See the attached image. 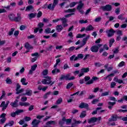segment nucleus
<instances>
[{
  "mask_svg": "<svg viewBox=\"0 0 127 127\" xmlns=\"http://www.w3.org/2000/svg\"><path fill=\"white\" fill-rule=\"evenodd\" d=\"M14 124V122H13V121H10L8 123L6 124L4 126V127H12Z\"/></svg>",
  "mask_w": 127,
  "mask_h": 127,
  "instance_id": "bb28decb",
  "label": "nucleus"
},
{
  "mask_svg": "<svg viewBox=\"0 0 127 127\" xmlns=\"http://www.w3.org/2000/svg\"><path fill=\"white\" fill-rule=\"evenodd\" d=\"M116 86H117V83H116V82L112 81L111 82L110 88H115V87H116Z\"/></svg>",
  "mask_w": 127,
  "mask_h": 127,
  "instance_id": "c9c22d12",
  "label": "nucleus"
},
{
  "mask_svg": "<svg viewBox=\"0 0 127 127\" xmlns=\"http://www.w3.org/2000/svg\"><path fill=\"white\" fill-rule=\"evenodd\" d=\"M64 12H75V9H68L64 10Z\"/></svg>",
  "mask_w": 127,
  "mask_h": 127,
  "instance_id": "a18cd8bd",
  "label": "nucleus"
},
{
  "mask_svg": "<svg viewBox=\"0 0 127 127\" xmlns=\"http://www.w3.org/2000/svg\"><path fill=\"white\" fill-rule=\"evenodd\" d=\"M101 8L105 11H111V10H112V6L111 5L107 4L101 7Z\"/></svg>",
  "mask_w": 127,
  "mask_h": 127,
  "instance_id": "6e6552de",
  "label": "nucleus"
},
{
  "mask_svg": "<svg viewBox=\"0 0 127 127\" xmlns=\"http://www.w3.org/2000/svg\"><path fill=\"white\" fill-rule=\"evenodd\" d=\"M78 3V2H72L69 4L70 7H73L76 4Z\"/></svg>",
  "mask_w": 127,
  "mask_h": 127,
  "instance_id": "5fc2aeb1",
  "label": "nucleus"
},
{
  "mask_svg": "<svg viewBox=\"0 0 127 127\" xmlns=\"http://www.w3.org/2000/svg\"><path fill=\"white\" fill-rule=\"evenodd\" d=\"M52 73L53 75H56L57 73H60V69H57V67H54V69L52 71Z\"/></svg>",
  "mask_w": 127,
  "mask_h": 127,
  "instance_id": "6ab92c4d",
  "label": "nucleus"
},
{
  "mask_svg": "<svg viewBox=\"0 0 127 127\" xmlns=\"http://www.w3.org/2000/svg\"><path fill=\"white\" fill-rule=\"evenodd\" d=\"M14 32V28H11L10 31L8 32V35H12L13 32Z\"/></svg>",
  "mask_w": 127,
  "mask_h": 127,
  "instance_id": "bf43d9fd",
  "label": "nucleus"
},
{
  "mask_svg": "<svg viewBox=\"0 0 127 127\" xmlns=\"http://www.w3.org/2000/svg\"><path fill=\"white\" fill-rule=\"evenodd\" d=\"M24 96H25V95H27V96H31L32 95V90H31L30 89H27L26 90V93L23 94Z\"/></svg>",
  "mask_w": 127,
  "mask_h": 127,
  "instance_id": "dca6fc26",
  "label": "nucleus"
},
{
  "mask_svg": "<svg viewBox=\"0 0 127 127\" xmlns=\"http://www.w3.org/2000/svg\"><path fill=\"white\" fill-rule=\"evenodd\" d=\"M23 110L18 109L16 110L15 112L16 113V115H19V114H21V113H23Z\"/></svg>",
  "mask_w": 127,
  "mask_h": 127,
  "instance_id": "c03bdc74",
  "label": "nucleus"
},
{
  "mask_svg": "<svg viewBox=\"0 0 127 127\" xmlns=\"http://www.w3.org/2000/svg\"><path fill=\"white\" fill-rule=\"evenodd\" d=\"M19 105L21 107H28V106H30V104L28 102H19Z\"/></svg>",
  "mask_w": 127,
  "mask_h": 127,
  "instance_id": "aec40b11",
  "label": "nucleus"
},
{
  "mask_svg": "<svg viewBox=\"0 0 127 127\" xmlns=\"http://www.w3.org/2000/svg\"><path fill=\"white\" fill-rule=\"evenodd\" d=\"M41 16H42V12H41V11H39L37 14V17L38 18H40Z\"/></svg>",
  "mask_w": 127,
  "mask_h": 127,
  "instance_id": "4d7b16f0",
  "label": "nucleus"
},
{
  "mask_svg": "<svg viewBox=\"0 0 127 127\" xmlns=\"http://www.w3.org/2000/svg\"><path fill=\"white\" fill-rule=\"evenodd\" d=\"M84 58V55L82 54H79L77 55V56L74 59V61H77L79 59H83Z\"/></svg>",
  "mask_w": 127,
  "mask_h": 127,
  "instance_id": "a211bd4d",
  "label": "nucleus"
},
{
  "mask_svg": "<svg viewBox=\"0 0 127 127\" xmlns=\"http://www.w3.org/2000/svg\"><path fill=\"white\" fill-rule=\"evenodd\" d=\"M5 121H6V118H2L0 120V124H4V123H5Z\"/></svg>",
  "mask_w": 127,
  "mask_h": 127,
  "instance_id": "0e129e2a",
  "label": "nucleus"
},
{
  "mask_svg": "<svg viewBox=\"0 0 127 127\" xmlns=\"http://www.w3.org/2000/svg\"><path fill=\"white\" fill-rule=\"evenodd\" d=\"M8 16H9V19H10V20H12V21H14V17H15L14 14H10Z\"/></svg>",
  "mask_w": 127,
  "mask_h": 127,
  "instance_id": "72a5a7b5",
  "label": "nucleus"
},
{
  "mask_svg": "<svg viewBox=\"0 0 127 127\" xmlns=\"http://www.w3.org/2000/svg\"><path fill=\"white\" fill-rule=\"evenodd\" d=\"M102 46H103V45L102 44H98L97 46H93L90 48V50L92 51V52L97 53V52L99 51V49L100 47H102Z\"/></svg>",
  "mask_w": 127,
  "mask_h": 127,
  "instance_id": "20e7f679",
  "label": "nucleus"
},
{
  "mask_svg": "<svg viewBox=\"0 0 127 127\" xmlns=\"http://www.w3.org/2000/svg\"><path fill=\"white\" fill-rule=\"evenodd\" d=\"M25 47L28 50H30V49H33V48L31 47L28 43H26L25 44Z\"/></svg>",
  "mask_w": 127,
  "mask_h": 127,
  "instance_id": "393cba45",
  "label": "nucleus"
},
{
  "mask_svg": "<svg viewBox=\"0 0 127 127\" xmlns=\"http://www.w3.org/2000/svg\"><path fill=\"white\" fill-rule=\"evenodd\" d=\"M63 101V100H62V98H59L57 101V105H60V104H61V103H62Z\"/></svg>",
  "mask_w": 127,
  "mask_h": 127,
  "instance_id": "8fccbe9b",
  "label": "nucleus"
},
{
  "mask_svg": "<svg viewBox=\"0 0 127 127\" xmlns=\"http://www.w3.org/2000/svg\"><path fill=\"white\" fill-rule=\"evenodd\" d=\"M42 74L43 76H47V75L48 74V69L44 70Z\"/></svg>",
  "mask_w": 127,
  "mask_h": 127,
  "instance_id": "58836bf2",
  "label": "nucleus"
},
{
  "mask_svg": "<svg viewBox=\"0 0 127 127\" xmlns=\"http://www.w3.org/2000/svg\"><path fill=\"white\" fill-rule=\"evenodd\" d=\"M90 71V68L89 67L82 68L80 69V73L78 75L79 77H82L83 76L84 73H88Z\"/></svg>",
  "mask_w": 127,
  "mask_h": 127,
  "instance_id": "423d86ee",
  "label": "nucleus"
},
{
  "mask_svg": "<svg viewBox=\"0 0 127 127\" xmlns=\"http://www.w3.org/2000/svg\"><path fill=\"white\" fill-rule=\"evenodd\" d=\"M88 107H89V105L84 103H81L79 106L80 109H87Z\"/></svg>",
  "mask_w": 127,
  "mask_h": 127,
  "instance_id": "f3484780",
  "label": "nucleus"
},
{
  "mask_svg": "<svg viewBox=\"0 0 127 127\" xmlns=\"http://www.w3.org/2000/svg\"><path fill=\"white\" fill-rule=\"evenodd\" d=\"M5 96V91L2 90V95L0 97V101H1V100H2V99H3V98H4Z\"/></svg>",
  "mask_w": 127,
  "mask_h": 127,
  "instance_id": "79ce46f5",
  "label": "nucleus"
},
{
  "mask_svg": "<svg viewBox=\"0 0 127 127\" xmlns=\"http://www.w3.org/2000/svg\"><path fill=\"white\" fill-rule=\"evenodd\" d=\"M39 124H40V121L36 119H34L31 123L33 127H38Z\"/></svg>",
  "mask_w": 127,
  "mask_h": 127,
  "instance_id": "1a4fd4ad",
  "label": "nucleus"
},
{
  "mask_svg": "<svg viewBox=\"0 0 127 127\" xmlns=\"http://www.w3.org/2000/svg\"><path fill=\"white\" fill-rule=\"evenodd\" d=\"M65 121H66V118L65 117L63 118L62 120L59 121V125L60 126H63L65 124Z\"/></svg>",
  "mask_w": 127,
  "mask_h": 127,
  "instance_id": "2f4dec72",
  "label": "nucleus"
},
{
  "mask_svg": "<svg viewBox=\"0 0 127 127\" xmlns=\"http://www.w3.org/2000/svg\"><path fill=\"white\" fill-rule=\"evenodd\" d=\"M57 30L58 32H60L63 29V27L62 25H58L56 27Z\"/></svg>",
  "mask_w": 127,
  "mask_h": 127,
  "instance_id": "473e14b6",
  "label": "nucleus"
},
{
  "mask_svg": "<svg viewBox=\"0 0 127 127\" xmlns=\"http://www.w3.org/2000/svg\"><path fill=\"white\" fill-rule=\"evenodd\" d=\"M85 116H86V111H83L81 113L80 115V118H81V119H83V118H85Z\"/></svg>",
  "mask_w": 127,
  "mask_h": 127,
  "instance_id": "49530a36",
  "label": "nucleus"
},
{
  "mask_svg": "<svg viewBox=\"0 0 127 127\" xmlns=\"http://www.w3.org/2000/svg\"><path fill=\"white\" fill-rule=\"evenodd\" d=\"M32 9H33V6L30 5L26 7V11H29L30 10H32Z\"/></svg>",
  "mask_w": 127,
  "mask_h": 127,
  "instance_id": "e433bc0d",
  "label": "nucleus"
},
{
  "mask_svg": "<svg viewBox=\"0 0 127 127\" xmlns=\"http://www.w3.org/2000/svg\"><path fill=\"white\" fill-rule=\"evenodd\" d=\"M74 123H72V126H75V127H77V125H80L82 123L81 121H76L75 120H73Z\"/></svg>",
  "mask_w": 127,
  "mask_h": 127,
  "instance_id": "7c9ffc66",
  "label": "nucleus"
},
{
  "mask_svg": "<svg viewBox=\"0 0 127 127\" xmlns=\"http://www.w3.org/2000/svg\"><path fill=\"white\" fill-rule=\"evenodd\" d=\"M6 84H12V81H11V79H10V78H9V77H7L6 79Z\"/></svg>",
  "mask_w": 127,
  "mask_h": 127,
  "instance_id": "ea45409f",
  "label": "nucleus"
},
{
  "mask_svg": "<svg viewBox=\"0 0 127 127\" xmlns=\"http://www.w3.org/2000/svg\"><path fill=\"white\" fill-rule=\"evenodd\" d=\"M109 93H110V91H106L104 93H102L101 94V97H105V96H108Z\"/></svg>",
  "mask_w": 127,
  "mask_h": 127,
  "instance_id": "603ef678",
  "label": "nucleus"
},
{
  "mask_svg": "<svg viewBox=\"0 0 127 127\" xmlns=\"http://www.w3.org/2000/svg\"><path fill=\"white\" fill-rule=\"evenodd\" d=\"M106 32L107 33L108 37H112V36H113V35H114V34L115 32H116V31H115L114 30V29H111L110 30H107L106 31Z\"/></svg>",
  "mask_w": 127,
  "mask_h": 127,
  "instance_id": "0eeeda50",
  "label": "nucleus"
},
{
  "mask_svg": "<svg viewBox=\"0 0 127 127\" xmlns=\"http://www.w3.org/2000/svg\"><path fill=\"white\" fill-rule=\"evenodd\" d=\"M17 103H18V100L16 99L14 102H11L10 105L11 106V107H12V108H16L18 106Z\"/></svg>",
  "mask_w": 127,
  "mask_h": 127,
  "instance_id": "2eb2a0df",
  "label": "nucleus"
},
{
  "mask_svg": "<svg viewBox=\"0 0 127 127\" xmlns=\"http://www.w3.org/2000/svg\"><path fill=\"white\" fill-rule=\"evenodd\" d=\"M99 78L93 76L92 79L90 80H89L88 82L86 83V85H90V84H93L94 83V81H97V80H98Z\"/></svg>",
  "mask_w": 127,
  "mask_h": 127,
  "instance_id": "9d476101",
  "label": "nucleus"
},
{
  "mask_svg": "<svg viewBox=\"0 0 127 127\" xmlns=\"http://www.w3.org/2000/svg\"><path fill=\"white\" fill-rule=\"evenodd\" d=\"M28 18L29 19L34 18L36 16V13H31L28 15Z\"/></svg>",
  "mask_w": 127,
  "mask_h": 127,
  "instance_id": "b1692460",
  "label": "nucleus"
},
{
  "mask_svg": "<svg viewBox=\"0 0 127 127\" xmlns=\"http://www.w3.org/2000/svg\"><path fill=\"white\" fill-rule=\"evenodd\" d=\"M45 33H47L49 34V33H51V29L50 28H47L45 30Z\"/></svg>",
  "mask_w": 127,
  "mask_h": 127,
  "instance_id": "37998d69",
  "label": "nucleus"
},
{
  "mask_svg": "<svg viewBox=\"0 0 127 127\" xmlns=\"http://www.w3.org/2000/svg\"><path fill=\"white\" fill-rule=\"evenodd\" d=\"M108 109H109L110 110H112L114 105H116V102H108Z\"/></svg>",
  "mask_w": 127,
  "mask_h": 127,
  "instance_id": "412c9836",
  "label": "nucleus"
},
{
  "mask_svg": "<svg viewBox=\"0 0 127 127\" xmlns=\"http://www.w3.org/2000/svg\"><path fill=\"white\" fill-rule=\"evenodd\" d=\"M47 8L48 9H50V10H54V8H55V6H54L53 4H49L47 6Z\"/></svg>",
  "mask_w": 127,
  "mask_h": 127,
  "instance_id": "cd10ccee",
  "label": "nucleus"
},
{
  "mask_svg": "<svg viewBox=\"0 0 127 127\" xmlns=\"http://www.w3.org/2000/svg\"><path fill=\"white\" fill-rule=\"evenodd\" d=\"M67 36L68 37H69L70 39H73V37H74V35H73V33L72 32H69L68 34V35Z\"/></svg>",
  "mask_w": 127,
  "mask_h": 127,
  "instance_id": "09e8293b",
  "label": "nucleus"
},
{
  "mask_svg": "<svg viewBox=\"0 0 127 127\" xmlns=\"http://www.w3.org/2000/svg\"><path fill=\"white\" fill-rule=\"evenodd\" d=\"M86 31H91L92 30H94V28L93 27V26L92 25H89L88 26L86 29H85Z\"/></svg>",
  "mask_w": 127,
  "mask_h": 127,
  "instance_id": "c85d7f7f",
  "label": "nucleus"
},
{
  "mask_svg": "<svg viewBox=\"0 0 127 127\" xmlns=\"http://www.w3.org/2000/svg\"><path fill=\"white\" fill-rule=\"evenodd\" d=\"M65 122L66 123V125H70L71 124V122H72L71 119H65Z\"/></svg>",
  "mask_w": 127,
  "mask_h": 127,
  "instance_id": "6e6d98bb",
  "label": "nucleus"
},
{
  "mask_svg": "<svg viewBox=\"0 0 127 127\" xmlns=\"http://www.w3.org/2000/svg\"><path fill=\"white\" fill-rule=\"evenodd\" d=\"M98 102H99V99H94L92 101V104H93V105H95V104H97V103H98Z\"/></svg>",
  "mask_w": 127,
  "mask_h": 127,
  "instance_id": "69168bd1",
  "label": "nucleus"
},
{
  "mask_svg": "<svg viewBox=\"0 0 127 127\" xmlns=\"http://www.w3.org/2000/svg\"><path fill=\"white\" fill-rule=\"evenodd\" d=\"M61 80H75V77L74 76H71L70 77V74H67L66 75L62 74L60 77Z\"/></svg>",
  "mask_w": 127,
  "mask_h": 127,
  "instance_id": "f03ea898",
  "label": "nucleus"
},
{
  "mask_svg": "<svg viewBox=\"0 0 127 127\" xmlns=\"http://www.w3.org/2000/svg\"><path fill=\"white\" fill-rule=\"evenodd\" d=\"M118 116L117 115H113L111 119H109V122H116Z\"/></svg>",
  "mask_w": 127,
  "mask_h": 127,
  "instance_id": "c756f323",
  "label": "nucleus"
},
{
  "mask_svg": "<svg viewBox=\"0 0 127 127\" xmlns=\"http://www.w3.org/2000/svg\"><path fill=\"white\" fill-rule=\"evenodd\" d=\"M44 26V24H43L42 22H40L38 24V28L39 29V31L40 33H41L42 31H43V29H42V27Z\"/></svg>",
  "mask_w": 127,
  "mask_h": 127,
  "instance_id": "9b49d317",
  "label": "nucleus"
},
{
  "mask_svg": "<svg viewBox=\"0 0 127 127\" xmlns=\"http://www.w3.org/2000/svg\"><path fill=\"white\" fill-rule=\"evenodd\" d=\"M123 66H125V62L122 61L118 64V67H123Z\"/></svg>",
  "mask_w": 127,
  "mask_h": 127,
  "instance_id": "e2e57ef3",
  "label": "nucleus"
},
{
  "mask_svg": "<svg viewBox=\"0 0 127 127\" xmlns=\"http://www.w3.org/2000/svg\"><path fill=\"white\" fill-rule=\"evenodd\" d=\"M113 81H114V82H116L117 83H119V84H122V83L125 84L123 80L119 79V78L118 77V76H115L113 79Z\"/></svg>",
  "mask_w": 127,
  "mask_h": 127,
  "instance_id": "ddd939ff",
  "label": "nucleus"
},
{
  "mask_svg": "<svg viewBox=\"0 0 127 127\" xmlns=\"http://www.w3.org/2000/svg\"><path fill=\"white\" fill-rule=\"evenodd\" d=\"M116 33L117 35H119V36H122V35H123V32L121 30L116 31Z\"/></svg>",
  "mask_w": 127,
  "mask_h": 127,
  "instance_id": "13d9d810",
  "label": "nucleus"
},
{
  "mask_svg": "<svg viewBox=\"0 0 127 127\" xmlns=\"http://www.w3.org/2000/svg\"><path fill=\"white\" fill-rule=\"evenodd\" d=\"M94 64L96 67H101L102 66V64L100 63H95Z\"/></svg>",
  "mask_w": 127,
  "mask_h": 127,
  "instance_id": "338daca9",
  "label": "nucleus"
},
{
  "mask_svg": "<svg viewBox=\"0 0 127 127\" xmlns=\"http://www.w3.org/2000/svg\"><path fill=\"white\" fill-rule=\"evenodd\" d=\"M45 79H42V83L44 85H49L51 84V86H52L54 84V82L51 81V77L50 76H46L45 77Z\"/></svg>",
  "mask_w": 127,
  "mask_h": 127,
  "instance_id": "f257e3e1",
  "label": "nucleus"
},
{
  "mask_svg": "<svg viewBox=\"0 0 127 127\" xmlns=\"http://www.w3.org/2000/svg\"><path fill=\"white\" fill-rule=\"evenodd\" d=\"M46 125H50V126H55L56 125V122L54 121H50L47 122Z\"/></svg>",
  "mask_w": 127,
  "mask_h": 127,
  "instance_id": "a878e982",
  "label": "nucleus"
},
{
  "mask_svg": "<svg viewBox=\"0 0 127 127\" xmlns=\"http://www.w3.org/2000/svg\"><path fill=\"white\" fill-rule=\"evenodd\" d=\"M24 91V89L22 88L20 90H18L17 91H16V94H20V93H22V92H23Z\"/></svg>",
  "mask_w": 127,
  "mask_h": 127,
  "instance_id": "680f3d73",
  "label": "nucleus"
},
{
  "mask_svg": "<svg viewBox=\"0 0 127 127\" xmlns=\"http://www.w3.org/2000/svg\"><path fill=\"white\" fill-rule=\"evenodd\" d=\"M36 68H37V64H34L31 66V69L33 71H35Z\"/></svg>",
  "mask_w": 127,
  "mask_h": 127,
  "instance_id": "052dcab7",
  "label": "nucleus"
},
{
  "mask_svg": "<svg viewBox=\"0 0 127 127\" xmlns=\"http://www.w3.org/2000/svg\"><path fill=\"white\" fill-rule=\"evenodd\" d=\"M61 62V60L60 59H58L56 60V63L54 65V68H56L57 67L58 64Z\"/></svg>",
  "mask_w": 127,
  "mask_h": 127,
  "instance_id": "f704fd0d",
  "label": "nucleus"
},
{
  "mask_svg": "<svg viewBox=\"0 0 127 127\" xmlns=\"http://www.w3.org/2000/svg\"><path fill=\"white\" fill-rule=\"evenodd\" d=\"M84 36H86V34H78L76 38H83V37H84Z\"/></svg>",
  "mask_w": 127,
  "mask_h": 127,
  "instance_id": "4c0bfd02",
  "label": "nucleus"
},
{
  "mask_svg": "<svg viewBox=\"0 0 127 127\" xmlns=\"http://www.w3.org/2000/svg\"><path fill=\"white\" fill-rule=\"evenodd\" d=\"M112 77H114V73H111L110 74H109L106 77H104V80H108L109 82H111L113 80V78Z\"/></svg>",
  "mask_w": 127,
  "mask_h": 127,
  "instance_id": "f8f14e48",
  "label": "nucleus"
},
{
  "mask_svg": "<svg viewBox=\"0 0 127 127\" xmlns=\"http://www.w3.org/2000/svg\"><path fill=\"white\" fill-rule=\"evenodd\" d=\"M79 23H80V24H83V23H88V20L81 19L79 21Z\"/></svg>",
  "mask_w": 127,
  "mask_h": 127,
  "instance_id": "a19ab883",
  "label": "nucleus"
},
{
  "mask_svg": "<svg viewBox=\"0 0 127 127\" xmlns=\"http://www.w3.org/2000/svg\"><path fill=\"white\" fill-rule=\"evenodd\" d=\"M102 120V117H99L98 118L92 117L87 120V123L88 124H94V123H96V122H98V121H101Z\"/></svg>",
  "mask_w": 127,
  "mask_h": 127,
  "instance_id": "7ed1b4c3",
  "label": "nucleus"
},
{
  "mask_svg": "<svg viewBox=\"0 0 127 127\" xmlns=\"http://www.w3.org/2000/svg\"><path fill=\"white\" fill-rule=\"evenodd\" d=\"M6 104H5V101H2V103H1L0 107V108H2V111H4V110L6 109V108H5L6 107Z\"/></svg>",
  "mask_w": 127,
  "mask_h": 127,
  "instance_id": "4be33fe9",
  "label": "nucleus"
},
{
  "mask_svg": "<svg viewBox=\"0 0 127 127\" xmlns=\"http://www.w3.org/2000/svg\"><path fill=\"white\" fill-rule=\"evenodd\" d=\"M21 83H22V84L24 86H26L27 84H28V82H26V78H22L21 79Z\"/></svg>",
  "mask_w": 127,
  "mask_h": 127,
  "instance_id": "5701e85b",
  "label": "nucleus"
},
{
  "mask_svg": "<svg viewBox=\"0 0 127 127\" xmlns=\"http://www.w3.org/2000/svg\"><path fill=\"white\" fill-rule=\"evenodd\" d=\"M114 42H115V39H111L110 40V42H109V47H112V45H113V43H114Z\"/></svg>",
  "mask_w": 127,
  "mask_h": 127,
  "instance_id": "3c124183",
  "label": "nucleus"
},
{
  "mask_svg": "<svg viewBox=\"0 0 127 127\" xmlns=\"http://www.w3.org/2000/svg\"><path fill=\"white\" fill-rule=\"evenodd\" d=\"M60 19L62 21V24L67 22V19H66L65 17L60 18Z\"/></svg>",
  "mask_w": 127,
  "mask_h": 127,
  "instance_id": "de8ad7c7",
  "label": "nucleus"
},
{
  "mask_svg": "<svg viewBox=\"0 0 127 127\" xmlns=\"http://www.w3.org/2000/svg\"><path fill=\"white\" fill-rule=\"evenodd\" d=\"M87 40H86L85 38L83 39L82 40V42H83V44L81 46H84V45H85L86 44V43H87Z\"/></svg>",
  "mask_w": 127,
  "mask_h": 127,
  "instance_id": "774afa93",
  "label": "nucleus"
},
{
  "mask_svg": "<svg viewBox=\"0 0 127 127\" xmlns=\"http://www.w3.org/2000/svg\"><path fill=\"white\" fill-rule=\"evenodd\" d=\"M17 17H14V21H15L16 22H19V21L21 20V16L20 14H17Z\"/></svg>",
  "mask_w": 127,
  "mask_h": 127,
  "instance_id": "4468645a",
  "label": "nucleus"
},
{
  "mask_svg": "<svg viewBox=\"0 0 127 127\" xmlns=\"http://www.w3.org/2000/svg\"><path fill=\"white\" fill-rule=\"evenodd\" d=\"M99 110H102V108L98 107V108H96V110H95L92 112V115H96V114H97L98 111H99Z\"/></svg>",
  "mask_w": 127,
  "mask_h": 127,
  "instance_id": "864d4df0",
  "label": "nucleus"
},
{
  "mask_svg": "<svg viewBox=\"0 0 127 127\" xmlns=\"http://www.w3.org/2000/svg\"><path fill=\"white\" fill-rule=\"evenodd\" d=\"M83 6H84V3L82 2V1H79V4L77 6V10H78V11L80 12V13H81V14H84V11L82 10V8H83Z\"/></svg>",
  "mask_w": 127,
  "mask_h": 127,
  "instance_id": "39448f33",
  "label": "nucleus"
}]
</instances>
